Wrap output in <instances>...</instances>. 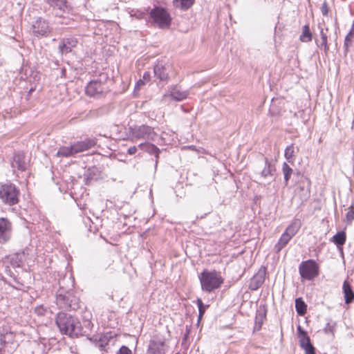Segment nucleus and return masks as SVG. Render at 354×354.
I'll list each match as a JSON object with an SVG mask.
<instances>
[{
  "label": "nucleus",
  "mask_w": 354,
  "mask_h": 354,
  "mask_svg": "<svg viewBox=\"0 0 354 354\" xmlns=\"http://www.w3.org/2000/svg\"><path fill=\"white\" fill-rule=\"evenodd\" d=\"M264 162V167L259 171L261 178H266L268 176H272L276 171L275 166L272 165L271 162L266 157H262Z\"/></svg>",
  "instance_id": "f3484780"
},
{
  "label": "nucleus",
  "mask_w": 354,
  "mask_h": 354,
  "mask_svg": "<svg viewBox=\"0 0 354 354\" xmlns=\"http://www.w3.org/2000/svg\"><path fill=\"white\" fill-rule=\"evenodd\" d=\"M309 197V193L308 192H306L304 195V197L302 198V200H307L308 198Z\"/></svg>",
  "instance_id": "09e8293b"
},
{
  "label": "nucleus",
  "mask_w": 354,
  "mask_h": 354,
  "mask_svg": "<svg viewBox=\"0 0 354 354\" xmlns=\"http://www.w3.org/2000/svg\"><path fill=\"white\" fill-rule=\"evenodd\" d=\"M36 310H37V313L39 315H42L43 314L44 309H43L42 307L38 308L37 309H36Z\"/></svg>",
  "instance_id": "de8ad7c7"
},
{
  "label": "nucleus",
  "mask_w": 354,
  "mask_h": 354,
  "mask_svg": "<svg viewBox=\"0 0 354 354\" xmlns=\"http://www.w3.org/2000/svg\"><path fill=\"white\" fill-rule=\"evenodd\" d=\"M133 136L136 139L154 140L156 137V133L151 127L141 125L133 131Z\"/></svg>",
  "instance_id": "1a4fd4ad"
},
{
  "label": "nucleus",
  "mask_w": 354,
  "mask_h": 354,
  "mask_svg": "<svg viewBox=\"0 0 354 354\" xmlns=\"http://www.w3.org/2000/svg\"><path fill=\"white\" fill-rule=\"evenodd\" d=\"M284 156L290 163H293L295 161V147L294 145L291 144L286 147L285 149Z\"/></svg>",
  "instance_id": "c85d7f7f"
},
{
  "label": "nucleus",
  "mask_w": 354,
  "mask_h": 354,
  "mask_svg": "<svg viewBox=\"0 0 354 354\" xmlns=\"http://www.w3.org/2000/svg\"><path fill=\"white\" fill-rule=\"evenodd\" d=\"M301 190L304 191V188L303 187H300Z\"/></svg>",
  "instance_id": "3c124183"
},
{
  "label": "nucleus",
  "mask_w": 354,
  "mask_h": 354,
  "mask_svg": "<svg viewBox=\"0 0 354 354\" xmlns=\"http://www.w3.org/2000/svg\"><path fill=\"white\" fill-rule=\"evenodd\" d=\"M97 143L95 138H86L84 140L75 142L72 144L75 156L79 153L87 151L93 147Z\"/></svg>",
  "instance_id": "f8f14e48"
},
{
  "label": "nucleus",
  "mask_w": 354,
  "mask_h": 354,
  "mask_svg": "<svg viewBox=\"0 0 354 354\" xmlns=\"http://www.w3.org/2000/svg\"><path fill=\"white\" fill-rule=\"evenodd\" d=\"M304 349L305 350V354H316L315 348L313 345Z\"/></svg>",
  "instance_id": "58836bf2"
},
{
  "label": "nucleus",
  "mask_w": 354,
  "mask_h": 354,
  "mask_svg": "<svg viewBox=\"0 0 354 354\" xmlns=\"http://www.w3.org/2000/svg\"><path fill=\"white\" fill-rule=\"evenodd\" d=\"M20 190L13 183H6L0 186V200L9 206L17 204L19 201Z\"/></svg>",
  "instance_id": "20e7f679"
},
{
  "label": "nucleus",
  "mask_w": 354,
  "mask_h": 354,
  "mask_svg": "<svg viewBox=\"0 0 354 354\" xmlns=\"http://www.w3.org/2000/svg\"><path fill=\"white\" fill-rule=\"evenodd\" d=\"M71 297V294L69 292H67L66 294L60 292L56 297L57 304L60 308L64 310H75L77 304H73V299Z\"/></svg>",
  "instance_id": "9d476101"
},
{
  "label": "nucleus",
  "mask_w": 354,
  "mask_h": 354,
  "mask_svg": "<svg viewBox=\"0 0 354 354\" xmlns=\"http://www.w3.org/2000/svg\"><path fill=\"white\" fill-rule=\"evenodd\" d=\"M151 23L160 29H167L171 24V17L168 10L162 6H154L149 11Z\"/></svg>",
  "instance_id": "7ed1b4c3"
},
{
  "label": "nucleus",
  "mask_w": 354,
  "mask_h": 354,
  "mask_svg": "<svg viewBox=\"0 0 354 354\" xmlns=\"http://www.w3.org/2000/svg\"><path fill=\"white\" fill-rule=\"evenodd\" d=\"M51 30L48 21L41 17L37 19L32 25V34L37 37H48Z\"/></svg>",
  "instance_id": "6e6552de"
},
{
  "label": "nucleus",
  "mask_w": 354,
  "mask_h": 354,
  "mask_svg": "<svg viewBox=\"0 0 354 354\" xmlns=\"http://www.w3.org/2000/svg\"><path fill=\"white\" fill-rule=\"evenodd\" d=\"M196 304L198 308V320H200L205 312L206 307H207L208 306H205L201 299H198L196 301Z\"/></svg>",
  "instance_id": "2f4dec72"
},
{
  "label": "nucleus",
  "mask_w": 354,
  "mask_h": 354,
  "mask_svg": "<svg viewBox=\"0 0 354 354\" xmlns=\"http://www.w3.org/2000/svg\"><path fill=\"white\" fill-rule=\"evenodd\" d=\"M78 41L75 37L62 39L59 44L58 50L61 55H66L71 53L73 48L76 47Z\"/></svg>",
  "instance_id": "4468645a"
},
{
  "label": "nucleus",
  "mask_w": 354,
  "mask_h": 354,
  "mask_svg": "<svg viewBox=\"0 0 354 354\" xmlns=\"http://www.w3.org/2000/svg\"><path fill=\"white\" fill-rule=\"evenodd\" d=\"M143 80L145 82H148L150 80V77H151V75H150V73L149 72H145L143 75Z\"/></svg>",
  "instance_id": "c03bdc74"
},
{
  "label": "nucleus",
  "mask_w": 354,
  "mask_h": 354,
  "mask_svg": "<svg viewBox=\"0 0 354 354\" xmlns=\"http://www.w3.org/2000/svg\"><path fill=\"white\" fill-rule=\"evenodd\" d=\"M12 235V223L6 218H0V243H5Z\"/></svg>",
  "instance_id": "9b49d317"
},
{
  "label": "nucleus",
  "mask_w": 354,
  "mask_h": 354,
  "mask_svg": "<svg viewBox=\"0 0 354 354\" xmlns=\"http://www.w3.org/2000/svg\"><path fill=\"white\" fill-rule=\"evenodd\" d=\"M56 156L57 157L64 158L75 156L72 144L70 146L60 147L57 152Z\"/></svg>",
  "instance_id": "5701e85b"
},
{
  "label": "nucleus",
  "mask_w": 354,
  "mask_h": 354,
  "mask_svg": "<svg viewBox=\"0 0 354 354\" xmlns=\"http://www.w3.org/2000/svg\"><path fill=\"white\" fill-rule=\"evenodd\" d=\"M282 171L284 176V183L286 185H288V181L293 172L292 169L286 162H283L282 166Z\"/></svg>",
  "instance_id": "7c9ffc66"
},
{
  "label": "nucleus",
  "mask_w": 354,
  "mask_h": 354,
  "mask_svg": "<svg viewBox=\"0 0 354 354\" xmlns=\"http://www.w3.org/2000/svg\"><path fill=\"white\" fill-rule=\"evenodd\" d=\"M201 288L207 292H212L218 289L223 283L221 273L216 270H205L199 276Z\"/></svg>",
  "instance_id": "f03ea898"
},
{
  "label": "nucleus",
  "mask_w": 354,
  "mask_h": 354,
  "mask_svg": "<svg viewBox=\"0 0 354 354\" xmlns=\"http://www.w3.org/2000/svg\"><path fill=\"white\" fill-rule=\"evenodd\" d=\"M342 290L344 293L345 304H349L352 303L354 300V292L351 286L346 280H345L343 283Z\"/></svg>",
  "instance_id": "6ab92c4d"
},
{
  "label": "nucleus",
  "mask_w": 354,
  "mask_h": 354,
  "mask_svg": "<svg viewBox=\"0 0 354 354\" xmlns=\"http://www.w3.org/2000/svg\"><path fill=\"white\" fill-rule=\"evenodd\" d=\"M353 38V37L349 36L348 35L346 36L344 44L345 53H348L349 47L351 46L352 45Z\"/></svg>",
  "instance_id": "c9c22d12"
},
{
  "label": "nucleus",
  "mask_w": 354,
  "mask_h": 354,
  "mask_svg": "<svg viewBox=\"0 0 354 354\" xmlns=\"http://www.w3.org/2000/svg\"><path fill=\"white\" fill-rule=\"evenodd\" d=\"M169 350V341L163 334L153 335L148 344L147 354H166Z\"/></svg>",
  "instance_id": "39448f33"
},
{
  "label": "nucleus",
  "mask_w": 354,
  "mask_h": 354,
  "mask_svg": "<svg viewBox=\"0 0 354 354\" xmlns=\"http://www.w3.org/2000/svg\"><path fill=\"white\" fill-rule=\"evenodd\" d=\"M301 225V223L300 220L298 218H295L291 222V223L286 227L283 233L286 235H288L290 237L292 238L300 229Z\"/></svg>",
  "instance_id": "aec40b11"
},
{
  "label": "nucleus",
  "mask_w": 354,
  "mask_h": 354,
  "mask_svg": "<svg viewBox=\"0 0 354 354\" xmlns=\"http://www.w3.org/2000/svg\"><path fill=\"white\" fill-rule=\"evenodd\" d=\"M335 330V323H327L326 326L324 328V332L326 334H330L332 335H334Z\"/></svg>",
  "instance_id": "f704fd0d"
},
{
  "label": "nucleus",
  "mask_w": 354,
  "mask_h": 354,
  "mask_svg": "<svg viewBox=\"0 0 354 354\" xmlns=\"http://www.w3.org/2000/svg\"><path fill=\"white\" fill-rule=\"evenodd\" d=\"M299 39L302 42H309L312 40V32L308 24L303 26L302 32Z\"/></svg>",
  "instance_id": "bb28decb"
},
{
  "label": "nucleus",
  "mask_w": 354,
  "mask_h": 354,
  "mask_svg": "<svg viewBox=\"0 0 354 354\" xmlns=\"http://www.w3.org/2000/svg\"><path fill=\"white\" fill-rule=\"evenodd\" d=\"M138 147L150 154H153L156 158V162H158V159L159 157L160 149L154 145L150 144L149 142L147 143H141L138 145Z\"/></svg>",
  "instance_id": "412c9836"
},
{
  "label": "nucleus",
  "mask_w": 354,
  "mask_h": 354,
  "mask_svg": "<svg viewBox=\"0 0 354 354\" xmlns=\"http://www.w3.org/2000/svg\"><path fill=\"white\" fill-rule=\"evenodd\" d=\"M321 11H322V13L324 16H327L328 14V11H329V8H328V3L324 1L322 6V8H321Z\"/></svg>",
  "instance_id": "4c0bfd02"
},
{
  "label": "nucleus",
  "mask_w": 354,
  "mask_h": 354,
  "mask_svg": "<svg viewBox=\"0 0 354 354\" xmlns=\"http://www.w3.org/2000/svg\"><path fill=\"white\" fill-rule=\"evenodd\" d=\"M297 331L299 337H302L305 335H307L306 332L301 328V326H297Z\"/></svg>",
  "instance_id": "79ce46f5"
},
{
  "label": "nucleus",
  "mask_w": 354,
  "mask_h": 354,
  "mask_svg": "<svg viewBox=\"0 0 354 354\" xmlns=\"http://www.w3.org/2000/svg\"><path fill=\"white\" fill-rule=\"evenodd\" d=\"M347 35L354 37V24L353 25L351 30Z\"/></svg>",
  "instance_id": "49530a36"
},
{
  "label": "nucleus",
  "mask_w": 354,
  "mask_h": 354,
  "mask_svg": "<svg viewBox=\"0 0 354 354\" xmlns=\"http://www.w3.org/2000/svg\"><path fill=\"white\" fill-rule=\"evenodd\" d=\"M319 28L320 29V36L322 39L320 46L324 48L325 53L327 54L329 50V46L328 44L327 37L328 28H326V30L324 31V29L322 27L320 24H319ZM317 46H319V44H317Z\"/></svg>",
  "instance_id": "b1692460"
},
{
  "label": "nucleus",
  "mask_w": 354,
  "mask_h": 354,
  "mask_svg": "<svg viewBox=\"0 0 354 354\" xmlns=\"http://www.w3.org/2000/svg\"><path fill=\"white\" fill-rule=\"evenodd\" d=\"M12 168H17L21 171H24L26 169V162L25 161V156L23 153H15L13 156V160L11 163Z\"/></svg>",
  "instance_id": "a211bd4d"
},
{
  "label": "nucleus",
  "mask_w": 354,
  "mask_h": 354,
  "mask_svg": "<svg viewBox=\"0 0 354 354\" xmlns=\"http://www.w3.org/2000/svg\"><path fill=\"white\" fill-rule=\"evenodd\" d=\"M55 322L60 333L63 335L71 337H77L86 333L79 319L70 314L59 313L57 315Z\"/></svg>",
  "instance_id": "f257e3e1"
},
{
  "label": "nucleus",
  "mask_w": 354,
  "mask_h": 354,
  "mask_svg": "<svg viewBox=\"0 0 354 354\" xmlns=\"http://www.w3.org/2000/svg\"><path fill=\"white\" fill-rule=\"evenodd\" d=\"M91 324V323L90 322H88V326H88V327H90Z\"/></svg>",
  "instance_id": "8fccbe9b"
},
{
  "label": "nucleus",
  "mask_w": 354,
  "mask_h": 354,
  "mask_svg": "<svg viewBox=\"0 0 354 354\" xmlns=\"http://www.w3.org/2000/svg\"><path fill=\"white\" fill-rule=\"evenodd\" d=\"M116 354H132V352L127 346H122Z\"/></svg>",
  "instance_id": "e433bc0d"
},
{
  "label": "nucleus",
  "mask_w": 354,
  "mask_h": 354,
  "mask_svg": "<svg viewBox=\"0 0 354 354\" xmlns=\"http://www.w3.org/2000/svg\"><path fill=\"white\" fill-rule=\"evenodd\" d=\"M295 308L297 314L301 316L306 313L307 306L301 297L295 299Z\"/></svg>",
  "instance_id": "cd10ccee"
},
{
  "label": "nucleus",
  "mask_w": 354,
  "mask_h": 354,
  "mask_svg": "<svg viewBox=\"0 0 354 354\" xmlns=\"http://www.w3.org/2000/svg\"><path fill=\"white\" fill-rule=\"evenodd\" d=\"M299 272L302 279L312 281L319 275V266L315 260L304 261L299 266Z\"/></svg>",
  "instance_id": "423d86ee"
},
{
  "label": "nucleus",
  "mask_w": 354,
  "mask_h": 354,
  "mask_svg": "<svg viewBox=\"0 0 354 354\" xmlns=\"http://www.w3.org/2000/svg\"><path fill=\"white\" fill-rule=\"evenodd\" d=\"M104 85L101 81L92 80L86 87V93L91 97H97L104 91Z\"/></svg>",
  "instance_id": "2eb2a0df"
},
{
  "label": "nucleus",
  "mask_w": 354,
  "mask_h": 354,
  "mask_svg": "<svg viewBox=\"0 0 354 354\" xmlns=\"http://www.w3.org/2000/svg\"><path fill=\"white\" fill-rule=\"evenodd\" d=\"M346 233L344 231L338 232L333 237V241L337 246L343 245L346 242Z\"/></svg>",
  "instance_id": "c756f323"
},
{
  "label": "nucleus",
  "mask_w": 354,
  "mask_h": 354,
  "mask_svg": "<svg viewBox=\"0 0 354 354\" xmlns=\"http://www.w3.org/2000/svg\"><path fill=\"white\" fill-rule=\"evenodd\" d=\"M137 151V147L136 146H133L129 148L128 149V153L129 155H133Z\"/></svg>",
  "instance_id": "37998d69"
},
{
  "label": "nucleus",
  "mask_w": 354,
  "mask_h": 354,
  "mask_svg": "<svg viewBox=\"0 0 354 354\" xmlns=\"http://www.w3.org/2000/svg\"><path fill=\"white\" fill-rule=\"evenodd\" d=\"M266 271L260 270L250 280L249 288L252 290L259 289L265 281Z\"/></svg>",
  "instance_id": "dca6fc26"
},
{
  "label": "nucleus",
  "mask_w": 354,
  "mask_h": 354,
  "mask_svg": "<svg viewBox=\"0 0 354 354\" xmlns=\"http://www.w3.org/2000/svg\"><path fill=\"white\" fill-rule=\"evenodd\" d=\"M176 354H178V353H176Z\"/></svg>",
  "instance_id": "603ef678"
},
{
  "label": "nucleus",
  "mask_w": 354,
  "mask_h": 354,
  "mask_svg": "<svg viewBox=\"0 0 354 354\" xmlns=\"http://www.w3.org/2000/svg\"><path fill=\"white\" fill-rule=\"evenodd\" d=\"M104 344H106V339H105V337L100 339V342L97 344V346H98L100 350H103Z\"/></svg>",
  "instance_id": "ea45409f"
},
{
  "label": "nucleus",
  "mask_w": 354,
  "mask_h": 354,
  "mask_svg": "<svg viewBox=\"0 0 354 354\" xmlns=\"http://www.w3.org/2000/svg\"><path fill=\"white\" fill-rule=\"evenodd\" d=\"M299 344L302 348H305L313 345L310 342V337L307 335L300 337Z\"/></svg>",
  "instance_id": "473e14b6"
},
{
  "label": "nucleus",
  "mask_w": 354,
  "mask_h": 354,
  "mask_svg": "<svg viewBox=\"0 0 354 354\" xmlns=\"http://www.w3.org/2000/svg\"><path fill=\"white\" fill-rule=\"evenodd\" d=\"M194 3V0H174L173 4L176 8L183 10L189 9Z\"/></svg>",
  "instance_id": "393cba45"
},
{
  "label": "nucleus",
  "mask_w": 354,
  "mask_h": 354,
  "mask_svg": "<svg viewBox=\"0 0 354 354\" xmlns=\"http://www.w3.org/2000/svg\"><path fill=\"white\" fill-rule=\"evenodd\" d=\"M153 73L160 80H166L168 78L167 68L162 64H158L154 66Z\"/></svg>",
  "instance_id": "4be33fe9"
},
{
  "label": "nucleus",
  "mask_w": 354,
  "mask_h": 354,
  "mask_svg": "<svg viewBox=\"0 0 354 354\" xmlns=\"http://www.w3.org/2000/svg\"><path fill=\"white\" fill-rule=\"evenodd\" d=\"M292 238L288 235L282 234L277 243L274 245V250L277 253H279L283 248H285L289 243Z\"/></svg>",
  "instance_id": "a878e982"
},
{
  "label": "nucleus",
  "mask_w": 354,
  "mask_h": 354,
  "mask_svg": "<svg viewBox=\"0 0 354 354\" xmlns=\"http://www.w3.org/2000/svg\"><path fill=\"white\" fill-rule=\"evenodd\" d=\"M353 220H354V207L353 205H351L348 208V211L346 214L345 221L347 223V224H351Z\"/></svg>",
  "instance_id": "72a5a7b5"
},
{
  "label": "nucleus",
  "mask_w": 354,
  "mask_h": 354,
  "mask_svg": "<svg viewBox=\"0 0 354 354\" xmlns=\"http://www.w3.org/2000/svg\"><path fill=\"white\" fill-rule=\"evenodd\" d=\"M256 325H259L258 329H259L262 324V317L259 318L258 316L256 317Z\"/></svg>",
  "instance_id": "a18cd8bd"
},
{
  "label": "nucleus",
  "mask_w": 354,
  "mask_h": 354,
  "mask_svg": "<svg viewBox=\"0 0 354 354\" xmlns=\"http://www.w3.org/2000/svg\"><path fill=\"white\" fill-rule=\"evenodd\" d=\"M46 3L56 17L66 19L73 10L68 0H46Z\"/></svg>",
  "instance_id": "0eeeda50"
},
{
  "label": "nucleus",
  "mask_w": 354,
  "mask_h": 354,
  "mask_svg": "<svg viewBox=\"0 0 354 354\" xmlns=\"http://www.w3.org/2000/svg\"><path fill=\"white\" fill-rule=\"evenodd\" d=\"M145 83V82L143 80H139L135 86V89L140 90Z\"/></svg>",
  "instance_id": "a19ab883"
},
{
  "label": "nucleus",
  "mask_w": 354,
  "mask_h": 354,
  "mask_svg": "<svg viewBox=\"0 0 354 354\" xmlns=\"http://www.w3.org/2000/svg\"><path fill=\"white\" fill-rule=\"evenodd\" d=\"M188 95V91H183L180 86L176 85L169 86L168 88L167 93L164 95V97H170L175 101H182L186 99Z\"/></svg>",
  "instance_id": "ddd939ff"
}]
</instances>
